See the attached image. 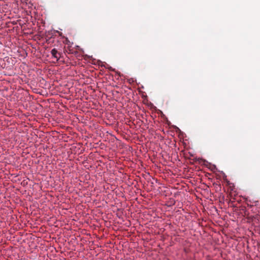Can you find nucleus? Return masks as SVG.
Wrapping results in <instances>:
<instances>
[{"label":"nucleus","mask_w":260,"mask_h":260,"mask_svg":"<svg viewBox=\"0 0 260 260\" xmlns=\"http://www.w3.org/2000/svg\"><path fill=\"white\" fill-rule=\"evenodd\" d=\"M52 57L56 59V61H58L61 57V53L59 52L56 49L54 48L51 51Z\"/></svg>","instance_id":"1"}]
</instances>
